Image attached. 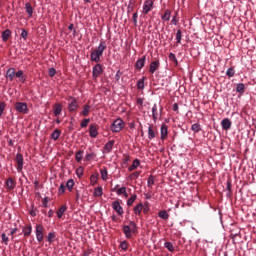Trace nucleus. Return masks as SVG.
Listing matches in <instances>:
<instances>
[{
	"label": "nucleus",
	"instance_id": "obj_1",
	"mask_svg": "<svg viewBox=\"0 0 256 256\" xmlns=\"http://www.w3.org/2000/svg\"><path fill=\"white\" fill-rule=\"evenodd\" d=\"M105 49H107V42H105V40H102L100 41L98 47L91 52V61H94V63H99V61H101V57H103Z\"/></svg>",
	"mask_w": 256,
	"mask_h": 256
},
{
	"label": "nucleus",
	"instance_id": "obj_2",
	"mask_svg": "<svg viewBox=\"0 0 256 256\" xmlns=\"http://www.w3.org/2000/svg\"><path fill=\"white\" fill-rule=\"evenodd\" d=\"M133 229H137V224L134 221H131L130 225H124L122 227V231L126 239H131V237L133 236Z\"/></svg>",
	"mask_w": 256,
	"mask_h": 256
},
{
	"label": "nucleus",
	"instance_id": "obj_3",
	"mask_svg": "<svg viewBox=\"0 0 256 256\" xmlns=\"http://www.w3.org/2000/svg\"><path fill=\"white\" fill-rule=\"evenodd\" d=\"M124 128H125V121H123V119L121 118H118L113 122L111 126V131L113 133H119L120 131H123Z\"/></svg>",
	"mask_w": 256,
	"mask_h": 256
},
{
	"label": "nucleus",
	"instance_id": "obj_4",
	"mask_svg": "<svg viewBox=\"0 0 256 256\" xmlns=\"http://www.w3.org/2000/svg\"><path fill=\"white\" fill-rule=\"evenodd\" d=\"M15 109L17 113H22L23 115H27V113H29L27 103L25 102H16Z\"/></svg>",
	"mask_w": 256,
	"mask_h": 256
},
{
	"label": "nucleus",
	"instance_id": "obj_5",
	"mask_svg": "<svg viewBox=\"0 0 256 256\" xmlns=\"http://www.w3.org/2000/svg\"><path fill=\"white\" fill-rule=\"evenodd\" d=\"M157 135H159V132L157 131V127H154L153 124H148V139L150 141H153V139H155Z\"/></svg>",
	"mask_w": 256,
	"mask_h": 256
},
{
	"label": "nucleus",
	"instance_id": "obj_6",
	"mask_svg": "<svg viewBox=\"0 0 256 256\" xmlns=\"http://www.w3.org/2000/svg\"><path fill=\"white\" fill-rule=\"evenodd\" d=\"M163 110L157 107V104H154L152 107V119L154 123H157V120L161 117Z\"/></svg>",
	"mask_w": 256,
	"mask_h": 256
},
{
	"label": "nucleus",
	"instance_id": "obj_7",
	"mask_svg": "<svg viewBox=\"0 0 256 256\" xmlns=\"http://www.w3.org/2000/svg\"><path fill=\"white\" fill-rule=\"evenodd\" d=\"M102 73H103V66H101V64H96L92 69L93 79H98Z\"/></svg>",
	"mask_w": 256,
	"mask_h": 256
},
{
	"label": "nucleus",
	"instance_id": "obj_8",
	"mask_svg": "<svg viewBox=\"0 0 256 256\" xmlns=\"http://www.w3.org/2000/svg\"><path fill=\"white\" fill-rule=\"evenodd\" d=\"M153 0H146L144 1L143 8H142V13L143 15H147L152 9H153Z\"/></svg>",
	"mask_w": 256,
	"mask_h": 256
},
{
	"label": "nucleus",
	"instance_id": "obj_9",
	"mask_svg": "<svg viewBox=\"0 0 256 256\" xmlns=\"http://www.w3.org/2000/svg\"><path fill=\"white\" fill-rule=\"evenodd\" d=\"M169 135V127H167V124H162L160 127V139L161 141H165Z\"/></svg>",
	"mask_w": 256,
	"mask_h": 256
},
{
	"label": "nucleus",
	"instance_id": "obj_10",
	"mask_svg": "<svg viewBox=\"0 0 256 256\" xmlns=\"http://www.w3.org/2000/svg\"><path fill=\"white\" fill-rule=\"evenodd\" d=\"M35 235L38 243H41L43 241V225H36Z\"/></svg>",
	"mask_w": 256,
	"mask_h": 256
},
{
	"label": "nucleus",
	"instance_id": "obj_11",
	"mask_svg": "<svg viewBox=\"0 0 256 256\" xmlns=\"http://www.w3.org/2000/svg\"><path fill=\"white\" fill-rule=\"evenodd\" d=\"M113 145H115V140L108 141L103 147V154H109L113 151Z\"/></svg>",
	"mask_w": 256,
	"mask_h": 256
},
{
	"label": "nucleus",
	"instance_id": "obj_12",
	"mask_svg": "<svg viewBox=\"0 0 256 256\" xmlns=\"http://www.w3.org/2000/svg\"><path fill=\"white\" fill-rule=\"evenodd\" d=\"M112 209H114V211H116V213H118L120 216L125 213V211L123 210V206H121V203L119 201L112 202Z\"/></svg>",
	"mask_w": 256,
	"mask_h": 256
},
{
	"label": "nucleus",
	"instance_id": "obj_13",
	"mask_svg": "<svg viewBox=\"0 0 256 256\" xmlns=\"http://www.w3.org/2000/svg\"><path fill=\"white\" fill-rule=\"evenodd\" d=\"M17 171H23L24 159L21 153L16 154Z\"/></svg>",
	"mask_w": 256,
	"mask_h": 256
},
{
	"label": "nucleus",
	"instance_id": "obj_14",
	"mask_svg": "<svg viewBox=\"0 0 256 256\" xmlns=\"http://www.w3.org/2000/svg\"><path fill=\"white\" fill-rule=\"evenodd\" d=\"M77 107H79L77 99L70 97V102L68 104L69 111L70 112L77 111Z\"/></svg>",
	"mask_w": 256,
	"mask_h": 256
},
{
	"label": "nucleus",
	"instance_id": "obj_15",
	"mask_svg": "<svg viewBox=\"0 0 256 256\" xmlns=\"http://www.w3.org/2000/svg\"><path fill=\"white\" fill-rule=\"evenodd\" d=\"M231 120H229V118H224L222 121H221V127L224 131H229V129H231Z\"/></svg>",
	"mask_w": 256,
	"mask_h": 256
},
{
	"label": "nucleus",
	"instance_id": "obj_16",
	"mask_svg": "<svg viewBox=\"0 0 256 256\" xmlns=\"http://www.w3.org/2000/svg\"><path fill=\"white\" fill-rule=\"evenodd\" d=\"M159 67H160L159 60L151 62L149 66V73L153 75V73H155V71H157Z\"/></svg>",
	"mask_w": 256,
	"mask_h": 256
},
{
	"label": "nucleus",
	"instance_id": "obj_17",
	"mask_svg": "<svg viewBox=\"0 0 256 256\" xmlns=\"http://www.w3.org/2000/svg\"><path fill=\"white\" fill-rule=\"evenodd\" d=\"M15 77L19 79L20 83H25V81H27V76L23 70H18Z\"/></svg>",
	"mask_w": 256,
	"mask_h": 256
},
{
	"label": "nucleus",
	"instance_id": "obj_18",
	"mask_svg": "<svg viewBox=\"0 0 256 256\" xmlns=\"http://www.w3.org/2000/svg\"><path fill=\"white\" fill-rule=\"evenodd\" d=\"M16 73L17 72H15V68H9L6 71V78L9 79V81H13L16 77Z\"/></svg>",
	"mask_w": 256,
	"mask_h": 256
},
{
	"label": "nucleus",
	"instance_id": "obj_19",
	"mask_svg": "<svg viewBox=\"0 0 256 256\" xmlns=\"http://www.w3.org/2000/svg\"><path fill=\"white\" fill-rule=\"evenodd\" d=\"M89 135L92 137V139H95L99 135V132L97 131V127L95 125L91 124L89 127Z\"/></svg>",
	"mask_w": 256,
	"mask_h": 256
},
{
	"label": "nucleus",
	"instance_id": "obj_20",
	"mask_svg": "<svg viewBox=\"0 0 256 256\" xmlns=\"http://www.w3.org/2000/svg\"><path fill=\"white\" fill-rule=\"evenodd\" d=\"M53 111H54V117H59V114L63 111V106L59 103H56L53 106Z\"/></svg>",
	"mask_w": 256,
	"mask_h": 256
},
{
	"label": "nucleus",
	"instance_id": "obj_21",
	"mask_svg": "<svg viewBox=\"0 0 256 256\" xmlns=\"http://www.w3.org/2000/svg\"><path fill=\"white\" fill-rule=\"evenodd\" d=\"M116 195H118V196L123 195L125 197V199H127V197H129V194L127 193V187L122 186L121 188H119L116 191Z\"/></svg>",
	"mask_w": 256,
	"mask_h": 256
},
{
	"label": "nucleus",
	"instance_id": "obj_22",
	"mask_svg": "<svg viewBox=\"0 0 256 256\" xmlns=\"http://www.w3.org/2000/svg\"><path fill=\"white\" fill-rule=\"evenodd\" d=\"M65 211H67V205L64 204L62 205L56 212V215L58 217V219H61V217H63V215H65Z\"/></svg>",
	"mask_w": 256,
	"mask_h": 256
},
{
	"label": "nucleus",
	"instance_id": "obj_23",
	"mask_svg": "<svg viewBox=\"0 0 256 256\" xmlns=\"http://www.w3.org/2000/svg\"><path fill=\"white\" fill-rule=\"evenodd\" d=\"M100 175L102 181H107V179H109V172L107 171V167L100 169Z\"/></svg>",
	"mask_w": 256,
	"mask_h": 256
},
{
	"label": "nucleus",
	"instance_id": "obj_24",
	"mask_svg": "<svg viewBox=\"0 0 256 256\" xmlns=\"http://www.w3.org/2000/svg\"><path fill=\"white\" fill-rule=\"evenodd\" d=\"M6 187L9 191H13V189H15V181H13V178H8L6 180Z\"/></svg>",
	"mask_w": 256,
	"mask_h": 256
},
{
	"label": "nucleus",
	"instance_id": "obj_25",
	"mask_svg": "<svg viewBox=\"0 0 256 256\" xmlns=\"http://www.w3.org/2000/svg\"><path fill=\"white\" fill-rule=\"evenodd\" d=\"M141 165V160L140 159H135L132 163V165L128 168V171H135L139 166Z\"/></svg>",
	"mask_w": 256,
	"mask_h": 256
},
{
	"label": "nucleus",
	"instance_id": "obj_26",
	"mask_svg": "<svg viewBox=\"0 0 256 256\" xmlns=\"http://www.w3.org/2000/svg\"><path fill=\"white\" fill-rule=\"evenodd\" d=\"M145 61H146V57L143 56L142 58L138 59L136 62V69H143V67H145Z\"/></svg>",
	"mask_w": 256,
	"mask_h": 256
},
{
	"label": "nucleus",
	"instance_id": "obj_27",
	"mask_svg": "<svg viewBox=\"0 0 256 256\" xmlns=\"http://www.w3.org/2000/svg\"><path fill=\"white\" fill-rule=\"evenodd\" d=\"M24 237H29L33 231V227L31 225L25 226L22 229Z\"/></svg>",
	"mask_w": 256,
	"mask_h": 256
},
{
	"label": "nucleus",
	"instance_id": "obj_28",
	"mask_svg": "<svg viewBox=\"0 0 256 256\" xmlns=\"http://www.w3.org/2000/svg\"><path fill=\"white\" fill-rule=\"evenodd\" d=\"M236 92L239 93V95H243L245 93V84L243 83L236 84Z\"/></svg>",
	"mask_w": 256,
	"mask_h": 256
},
{
	"label": "nucleus",
	"instance_id": "obj_29",
	"mask_svg": "<svg viewBox=\"0 0 256 256\" xmlns=\"http://www.w3.org/2000/svg\"><path fill=\"white\" fill-rule=\"evenodd\" d=\"M93 159H97V153L90 152L85 155L84 161H93Z\"/></svg>",
	"mask_w": 256,
	"mask_h": 256
},
{
	"label": "nucleus",
	"instance_id": "obj_30",
	"mask_svg": "<svg viewBox=\"0 0 256 256\" xmlns=\"http://www.w3.org/2000/svg\"><path fill=\"white\" fill-rule=\"evenodd\" d=\"M9 37H11V30L6 29L2 32V41H8Z\"/></svg>",
	"mask_w": 256,
	"mask_h": 256
},
{
	"label": "nucleus",
	"instance_id": "obj_31",
	"mask_svg": "<svg viewBox=\"0 0 256 256\" xmlns=\"http://www.w3.org/2000/svg\"><path fill=\"white\" fill-rule=\"evenodd\" d=\"M94 197H103V187L98 186L94 189Z\"/></svg>",
	"mask_w": 256,
	"mask_h": 256
},
{
	"label": "nucleus",
	"instance_id": "obj_32",
	"mask_svg": "<svg viewBox=\"0 0 256 256\" xmlns=\"http://www.w3.org/2000/svg\"><path fill=\"white\" fill-rule=\"evenodd\" d=\"M91 111V106L89 104H85L82 110L83 117H87Z\"/></svg>",
	"mask_w": 256,
	"mask_h": 256
},
{
	"label": "nucleus",
	"instance_id": "obj_33",
	"mask_svg": "<svg viewBox=\"0 0 256 256\" xmlns=\"http://www.w3.org/2000/svg\"><path fill=\"white\" fill-rule=\"evenodd\" d=\"M165 249H167L170 253H173L175 251V246H173V243L171 242H165L164 243Z\"/></svg>",
	"mask_w": 256,
	"mask_h": 256
},
{
	"label": "nucleus",
	"instance_id": "obj_34",
	"mask_svg": "<svg viewBox=\"0 0 256 256\" xmlns=\"http://www.w3.org/2000/svg\"><path fill=\"white\" fill-rule=\"evenodd\" d=\"M158 217H160V219H163L164 221H167V219H169V213H167V211L162 210L158 213Z\"/></svg>",
	"mask_w": 256,
	"mask_h": 256
},
{
	"label": "nucleus",
	"instance_id": "obj_35",
	"mask_svg": "<svg viewBox=\"0 0 256 256\" xmlns=\"http://www.w3.org/2000/svg\"><path fill=\"white\" fill-rule=\"evenodd\" d=\"M59 137H61V131H59V129L54 130L51 134V138L53 139V141H57Z\"/></svg>",
	"mask_w": 256,
	"mask_h": 256
},
{
	"label": "nucleus",
	"instance_id": "obj_36",
	"mask_svg": "<svg viewBox=\"0 0 256 256\" xmlns=\"http://www.w3.org/2000/svg\"><path fill=\"white\" fill-rule=\"evenodd\" d=\"M137 201V194H132L130 198L127 200L128 207H131Z\"/></svg>",
	"mask_w": 256,
	"mask_h": 256
},
{
	"label": "nucleus",
	"instance_id": "obj_37",
	"mask_svg": "<svg viewBox=\"0 0 256 256\" xmlns=\"http://www.w3.org/2000/svg\"><path fill=\"white\" fill-rule=\"evenodd\" d=\"M143 211V203H139L134 207V213L136 215H141V212Z\"/></svg>",
	"mask_w": 256,
	"mask_h": 256
},
{
	"label": "nucleus",
	"instance_id": "obj_38",
	"mask_svg": "<svg viewBox=\"0 0 256 256\" xmlns=\"http://www.w3.org/2000/svg\"><path fill=\"white\" fill-rule=\"evenodd\" d=\"M162 21H169L171 19V10H166L164 15L161 16Z\"/></svg>",
	"mask_w": 256,
	"mask_h": 256
},
{
	"label": "nucleus",
	"instance_id": "obj_39",
	"mask_svg": "<svg viewBox=\"0 0 256 256\" xmlns=\"http://www.w3.org/2000/svg\"><path fill=\"white\" fill-rule=\"evenodd\" d=\"M66 187L68 191H73V187H75V180L69 179L66 183Z\"/></svg>",
	"mask_w": 256,
	"mask_h": 256
},
{
	"label": "nucleus",
	"instance_id": "obj_40",
	"mask_svg": "<svg viewBox=\"0 0 256 256\" xmlns=\"http://www.w3.org/2000/svg\"><path fill=\"white\" fill-rule=\"evenodd\" d=\"M97 181H99V177L96 174H92L90 177V185H92V187L97 185Z\"/></svg>",
	"mask_w": 256,
	"mask_h": 256
},
{
	"label": "nucleus",
	"instance_id": "obj_41",
	"mask_svg": "<svg viewBox=\"0 0 256 256\" xmlns=\"http://www.w3.org/2000/svg\"><path fill=\"white\" fill-rule=\"evenodd\" d=\"M83 153V150L76 152L75 159L77 163H81V161L83 160Z\"/></svg>",
	"mask_w": 256,
	"mask_h": 256
},
{
	"label": "nucleus",
	"instance_id": "obj_42",
	"mask_svg": "<svg viewBox=\"0 0 256 256\" xmlns=\"http://www.w3.org/2000/svg\"><path fill=\"white\" fill-rule=\"evenodd\" d=\"M191 129L194 133H199L201 131V124L195 123L191 126Z\"/></svg>",
	"mask_w": 256,
	"mask_h": 256
},
{
	"label": "nucleus",
	"instance_id": "obj_43",
	"mask_svg": "<svg viewBox=\"0 0 256 256\" xmlns=\"http://www.w3.org/2000/svg\"><path fill=\"white\" fill-rule=\"evenodd\" d=\"M55 232H50L48 233V236H47V241L48 243H53L55 241Z\"/></svg>",
	"mask_w": 256,
	"mask_h": 256
},
{
	"label": "nucleus",
	"instance_id": "obj_44",
	"mask_svg": "<svg viewBox=\"0 0 256 256\" xmlns=\"http://www.w3.org/2000/svg\"><path fill=\"white\" fill-rule=\"evenodd\" d=\"M153 185H155V177L150 175L147 181V186L151 188Z\"/></svg>",
	"mask_w": 256,
	"mask_h": 256
},
{
	"label": "nucleus",
	"instance_id": "obj_45",
	"mask_svg": "<svg viewBox=\"0 0 256 256\" xmlns=\"http://www.w3.org/2000/svg\"><path fill=\"white\" fill-rule=\"evenodd\" d=\"M227 77H235V68L230 67L226 71Z\"/></svg>",
	"mask_w": 256,
	"mask_h": 256
},
{
	"label": "nucleus",
	"instance_id": "obj_46",
	"mask_svg": "<svg viewBox=\"0 0 256 256\" xmlns=\"http://www.w3.org/2000/svg\"><path fill=\"white\" fill-rule=\"evenodd\" d=\"M91 119L89 118H85L84 120H82V122L80 123V127L82 129H85V127H87L90 123Z\"/></svg>",
	"mask_w": 256,
	"mask_h": 256
},
{
	"label": "nucleus",
	"instance_id": "obj_47",
	"mask_svg": "<svg viewBox=\"0 0 256 256\" xmlns=\"http://www.w3.org/2000/svg\"><path fill=\"white\" fill-rule=\"evenodd\" d=\"M26 12L28 13L29 17H33V7H31V4H26Z\"/></svg>",
	"mask_w": 256,
	"mask_h": 256
},
{
	"label": "nucleus",
	"instance_id": "obj_48",
	"mask_svg": "<svg viewBox=\"0 0 256 256\" xmlns=\"http://www.w3.org/2000/svg\"><path fill=\"white\" fill-rule=\"evenodd\" d=\"M135 2L136 0H129L128 7H127L128 11H133V9H135Z\"/></svg>",
	"mask_w": 256,
	"mask_h": 256
},
{
	"label": "nucleus",
	"instance_id": "obj_49",
	"mask_svg": "<svg viewBox=\"0 0 256 256\" xmlns=\"http://www.w3.org/2000/svg\"><path fill=\"white\" fill-rule=\"evenodd\" d=\"M1 239H2V243H4V245H9V237H7V234L2 233Z\"/></svg>",
	"mask_w": 256,
	"mask_h": 256
},
{
	"label": "nucleus",
	"instance_id": "obj_50",
	"mask_svg": "<svg viewBox=\"0 0 256 256\" xmlns=\"http://www.w3.org/2000/svg\"><path fill=\"white\" fill-rule=\"evenodd\" d=\"M83 171H84V169H83L82 166H80V167H78V168L76 169V175H77V177H78L79 179H81V177H83Z\"/></svg>",
	"mask_w": 256,
	"mask_h": 256
},
{
	"label": "nucleus",
	"instance_id": "obj_51",
	"mask_svg": "<svg viewBox=\"0 0 256 256\" xmlns=\"http://www.w3.org/2000/svg\"><path fill=\"white\" fill-rule=\"evenodd\" d=\"M120 248L122 249V251H127V249H129V243H127V241H122L120 243Z\"/></svg>",
	"mask_w": 256,
	"mask_h": 256
},
{
	"label": "nucleus",
	"instance_id": "obj_52",
	"mask_svg": "<svg viewBox=\"0 0 256 256\" xmlns=\"http://www.w3.org/2000/svg\"><path fill=\"white\" fill-rule=\"evenodd\" d=\"M182 37H183V34H182L181 30H177V32H176V41H177V43H181Z\"/></svg>",
	"mask_w": 256,
	"mask_h": 256
},
{
	"label": "nucleus",
	"instance_id": "obj_53",
	"mask_svg": "<svg viewBox=\"0 0 256 256\" xmlns=\"http://www.w3.org/2000/svg\"><path fill=\"white\" fill-rule=\"evenodd\" d=\"M168 57H169L170 61H172L173 63H176V65H177V63H178L177 56H175V54L173 52H171Z\"/></svg>",
	"mask_w": 256,
	"mask_h": 256
},
{
	"label": "nucleus",
	"instance_id": "obj_54",
	"mask_svg": "<svg viewBox=\"0 0 256 256\" xmlns=\"http://www.w3.org/2000/svg\"><path fill=\"white\" fill-rule=\"evenodd\" d=\"M138 89H145V80L141 79L137 82Z\"/></svg>",
	"mask_w": 256,
	"mask_h": 256
},
{
	"label": "nucleus",
	"instance_id": "obj_55",
	"mask_svg": "<svg viewBox=\"0 0 256 256\" xmlns=\"http://www.w3.org/2000/svg\"><path fill=\"white\" fill-rule=\"evenodd\" d=\"M29 35V32L27 30L23 29L21 32V37L24 39V41H27V36Z\"/></svg>",
	"mask_w": 256,
	"mask_h": 256
},
{
	"label": "nucleus",
	"instance_id": "obj_56",
	"mask_svg": "<svg viewBox=\"0 0 256 256\" xmlns=\"http://www.w3.org/2000/svg\"><path fill=\"white\" fill-rule=\"evenodd\" d=\"M42 207L47 208L49 207V198L45 197L42 201Z\"/></svg>",
	"mask_w": 256,
	"mask_h": 256
},
{
	"label": "nucleus",
	"instance_id": "obj_57",
	"mask_svg": "<svg viewBox=\"0 0 256 256\" xmlns=\"http://www.w3.org/2000/svg\"><path fill=\"white\" fill-rule=\"evenodd\" d=\"M58 193L59 195H63L65 193V184H61L60 187L58 188Z\"/></svg>",
	"mask_w": 256,
	"mask_h": 256
},
{
	"label": "nucleus",
	"instance_id": "obj_58",
	"mask_svg": "<svg viewBox=\"0 0 256 256\" xmlns=\"http://www.w3.org/2000/svg\"><path fill=\"white\" fill-rule=\"evenodd\" d=\"M55 73H57L55 68H49V70H48L49 77H55Z\"/></svg>",
	"mask_w": 256,
	"mask_h": 256
},
{
	"label": "nucleus",
	"instance_id": "obj_59",
	"mask_svg": "<svg viewBox=\"0 0 256 256\" xmlns=\"http://www.w3.org/2000/svg\"><path fill=\"white\" fill-rule=\"evenodd\" d=\"M121 75H123V72H121V70H118L115 74V81L119 82V80L121 79Z\"/></svg>",
	"mask_w": 256,
	"mask_h": 256
},
{
	"label": "nucleus",
	"instance_id": "obj_60",
	"mask_svg": "<svg viewBox=\"0 0 256 256\" xmlns=\"http://www.w3.org/2000/svg\"><path fill=\"white\" fill-rule=\"evenodd\" d=\"M5 102H0V117H2L3 112L5 111Z\"/></svg>",
	"mask_w": 256,
	"mask_h": 256
},
{
	"label": "nucleus",
	"instance_id": "obj_61",
	"mask_svg": "<svg viewBox=\"0 0 256 256\" xmlns=\"http://www.w3.org/2000/svg\"><path fill=\"white\" fill-rule=\"evenodd\" d=\"M231 187H232L231 181H227V183H226V191H228L229 194L231 193Z\"/></svg>",
	"mask_w": 256,
	"mask_h": 256
},
{
	"label": "nucleus",
	"instance_id": "obj_62",
	"mask_svg": "<svg viewBox=\"0 0 256 256\" xmlns=\"http://www.w3.org/2000/svg\"><path fill=\"white\" fill-rule=\"evenodd\" d=\"M138 17H139V16H138L137 12L133 14L132 19H133L134 25H137V19H138Z\"/></svg>",
	"mask_w": 256,
	"mask_h": 256
},
{
	"label": "nucleus",
	"instance_id": "obj_63",
	"mask_svg": "<svg viewBox=\"0 0 256 256\" xmlns=\"http://www.w3.org/2000/svg\"><path fill=\"white\" fill-rule=\"evenodd\" d=\"M139 178V172H134L130 175V179H138Z\"/></svg>",
	"mask_w": 256,
	"mask_h": 256
},
{
	"label": "nucleus",
	"instance_id": "obj_64",
	"mask_svg": "<svg viewBox=\"0 0 256 256\" xmlns=\"http://www.w3.org/2000/svg\"><path fill=\"white\" fill-rule=\"evenodd\" d=\"M172 110L175 111L176 113H178L179 112V104L174 103L172 106Z\"/></svg>",
	"mask_w": 256,
	"mask_h": 256
}]
</instances>
